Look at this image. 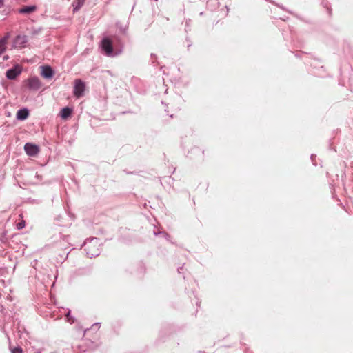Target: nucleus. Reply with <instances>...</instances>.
<instances>
[{"instance_id": "nucleus-1", "label": "nucleus", "mask_w": 353, "mask_h": 353, "mask_svg": "<svg viewBox=\"0 0 353 353\" xmlns=\"http://www.w3.org/2000/svg\"><path fill=\"white\" fill-rule=\"evenodd\" d=\"M85 83L81 79H76L74 81V95L77 98L81 97L85 91Z\"/></svg>"}, {"instance_id": "nucleus-2", "label": "nucleus", "mask_w": 353, "mask_h": 353, "mask_svg": "<svg viewBox=\"0 0 353 353\" xmlns=\"http://www.w3.org/2000/svg\"><path fill=\"white\" fill-rule=\"evenodd\" d=\"M24 150H25L26 153L28 156H31V157H34V156L37 155V154L39 152V146L35 144L30 143H27L25 144Z\"/></svg>"}, {"instance_id": "nucleus-3", "label": "nucleus", "mask_w": 353, "mask_h": 353, "mask_svg": "<svg viewBox=\"0 0 353 353\" xmlns=\"http://www.w3.org/2000/svg\"><path fill=\"white\" fill-rule=\"evenodd\" d=\"M28 39L26 36L18 35L13 41V47L17 49H21L26 46Z\"/></svg>"}, {"instance_id": "nucleus-4", "label": "nucleus", "mask_w": 353, "mask_h": 353, "mask_svg": "<svg viewBox=\"0 0 353 353\" xmlns=\"http://www.w3.org/2000/svg\"><path fill=\"white\" fill-rule=\"evenodd\" d=\"M102 48L107 55H110L113 51L112 43L110 39L105 38L102 41Z\"/></svg>"}, {"instance_id": "nucleus-5", "label": "nucleus", "mask_w": 353, "mask_h": 353, "mask_svg": "<svg viewBox=\"0 0 353 353\" xmlns=\"http://www.w3.org/2000/svg\"><path fill=\"white\" fill-rule=\"evenodd\" d=\"M27 85L30 89L37 90L41 87V82L37 77H32L27 80Z\"/></svg>"}, {"instance_id": "nucleus-6", "label": "nucleus", "mask_w": 353, "mask_h": 353, "mask_svg": "<svg viewBox=\"0 0 353 353\" xmlns=\"http://www.w3.org/2000/svg\"><path fill=\"white\" fill-rule=\"evenodd\" d=\"M41 74L46 79H50L54 75V72L50 66H42Z\"/></svg>"}, {"instance_id": "nucleus-7", "label": "nucleus", "mask_w": 353, "mask_h": 353, "mask_svg": "<svg viewBox=\"0 0 353 353\" xmlns=\"http://www.w3.org/2000/svg\"><path fill=\"white\" fill-rule=\"evenodd\" d=\"M21 70L19 67L8 70L6 72V77L9 79H14L19 74H20Z\"/></svg>"}, {"instance_id": "nucleus-8", "label": "nucleus", "mask_w": 353, "mask_h": 353, "mask_svg": "<svg viewBox=\"0 0 353 353\" xmlns=\"http://www.w3.org/2000/svg\"><path fill=\"white\" fill-rule=\"evenodd\" d=\"M72 113V108L66 107V108H63L60 111L59 114H60V116H61L62 119L67 120L68 119L71 117Z\"/></svg>"}, {"instance_id": "nucleus-9", "label": "nucleus", "mask_w": 353, "mask_h": 353, "mask_svg": "<svg viewBox=\"0 0 353 353\" xmlns=\"http://www.w3.org/2000/svg\"><path fill=\"white\" fill-rule=\"evenodd\" d=\"M10 38V34L7 33L3 38L0 39V55L3 53L6 49V44Z\"/></svg>"}, {"instance_id": "nucleus-10", "label": "nucleus", "mask_w": 353, "mask_h": 353, "mask_svg": "<svg viewBox=\"0 0 353 353\" xmlns=\"http://www.w3.org/2000/svg\"><path fill=\"white\" fill-rule=\"evenodd\" d=\"M29 116V112L27 109L23 108L19 110L17 113V118L19 120L23 121L26 119Z\"/></svg>"}, {"instance_id": "nucleus-11", "label": "nucleus", "mask_w": 353, "mask_h": 353, "mask_svg": "<svg viewBox=\"0 0 353 353\" xmlns=\"http://www.w3.org/2000/svg\"><path fill=\"white\" fill-rule=\"evenodd\" d=\"M37 10L35 6H23L19 9V12L21 14H30L34 12Z\"/></svg>"}, {"instance_id": "nucleus-12", "label": "nucleus", "mask_w": 353, "mask_h": 353, "mask_svg": "<svg viewBox=\"0 0 353 353\" xmlns=\"http://www.w3.org/2000/svg\"><path fill=\"white\" fill-rule=\"evenodd\" d=\"M12 353H23V350L20 347H17L12 349Z\"/></svg>"}, {"instance_id": "nucleus-13", "label": "nucleus", "mask_w": 353, "mask_h": 353, "mask_svg": "<svg viewBox=\"0 0 353 353\" xmlns=\"http://www.w3.org/2000/svg\"><path fill=\"white\" fill-rule=\"evenodd\" d=\"M24 226H25V222L24 221H21V223H19L17 224L18 229H22Z\"/></svg>"}, {"instance_id": "nucleus-14", "label": "nucleus", "mask_w": 353, "mask_h": 353, "mask_svg": "<svg viewBox=\"0 0 353 353\" xmlns=\"http://www.w3.org/2000/svg\"><path fill=\"white\" fill-rule=\"evenodd\" d=\"M3 5V0H0V8H1Z\"/></svg>"}]
</instances>
